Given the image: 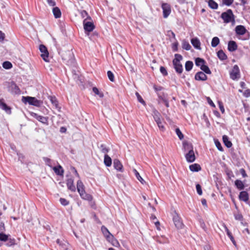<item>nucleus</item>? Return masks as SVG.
Instances as JSON below:
<instances>
[{
    "instance_id": "f257e3e1",
    "label": "nucleus",
    "mask_w": 250,
    "mask_h": 250,
    "mask_svg": "<svg viewBox=\"0 0 250 250\" xmlns=\"http://www.w3.org/2000/svg\"><path fill=\"white\" fill-rule=\"evenodd\" d=\"M225 23L231 22L232 24L235 23V16L231 9H228L226 12H223L220 16Z\"/></svg>"
},
{
    "instance_id": "f03ea898",
    "label": "nucleus",
    "mask_w": 250,
    "mask_h": 250,
    "mask_svg": "<svg viewBox=\"0 0 250 250\" xmlns=\"http://www.w3.org/2000/svg\"><path fill=\"white\" fill-rule=\"evenodd\" d=\"M174 57L175 58L172 61L174 68L178 74H181L183 71V68L180 61L183 59V57L179 54H175Z\"/></svg>"
},
{
    "instance_id": "7ed1b4c3",
    "label": "nucleus",
    "mask_w": 250,
    "mask_h": 250,
    "mask_svg": "<svg viewBox=\"0 0 250 250\" xmlns=\"http://www.w3.org/2000/svg\"><path fill=\"white\" fill-rule=\"evenodd\" d=\"M22 102L24 104L28 103L30 105H34L37 107H40L42 104V101L38 100L35 97L30 96H22Z\"/></svg>"
},
{
    "instance_id": "20e7f679",
    "label": "nucleus",
    "mask_w": 250,
    "mask_h": 250,
    "mask_svg": "<svg viewBox=\"0 0 250 250\" xmlns=\"http://www.w3.org/2000/svg\"><path fill=\"white\" fill-rule=\"evenodd\" d=\"M83 25L85 33L92 32L95 28L94 23L92 21H86V19H84Z\"/></svg>"
},
{
    "instance_id": "39448f33",
    "label": "nucleus",
    "mask_w": 250,
    "mask_h": 250,
    "mask_svg": "<svg viewBox=\"0 0 250 250\" xmlns=\"http://www.w3.org/2000/svg\"><path fill=\"white\" fill-rule=\"evenodd\" d=\"M173 221L175 226L177 229H181L183 228L184 226V224L183 223L181 218L175 211H174L173 215Z\"/></svg>"
},
{
    "instance_id": "423d86ee",
    "label": "nucleus",
    "mask_w": 250,
    "mask_h": 250,
    "mask_svg": "<svg viewBox=\"0 0 250 250\" xmlns=\"http://www.w3.org/2000/svg\"><path fill=\"white\" fill-rule=\"evenodd\" d=\"M39 50L42 53L41 56L42 59L45 62H49V53L46 47L43 44H41L39 46Z\"/></svg>"
},
{
    "instance_id": "0eeeda50",
    "label": "nucleus",
    "mask_w": 250,
    "mask_h": 250,
    "mask_svg": "<svg viewBox=\"0 0 250 250\" xmlns=\"http://www.w3.org/2000/svg\"><path fill=\"white\" fill-rule=\"evenodd\" d=\"M229 75L230 78L234 81L237 80L240 78V70L237 65H234Z\"/></svg>"
},
{
    "instance_id": "6e6552de",
    "label": "nucleus",
    "mask_w": 250,
    "mask_h": 250,
    "mask_svg": "<svg viewBox=\"0 0 250 250\" xmlns=\"http://www.w3.org/2000/svg\"><path fill=\"white\" fill-rule=\"evenodd\" d=\"M162 8L163 9V17L164 18H167L171 13V7L170 5L167 3H163L162 5Z\"/></svg>"
},
{
    "instance_id": "1a4fd4ad",
    "label": "nucleus",
    "mask_w": 250,
    "mask_h": 250,
    "mask_svg": "<svg viewBox=\"0 0 250 250\" xmlns=\"http://www.w3.org/2000/svg\"><path fill=\"white\" fill-rule=\"evenodd\" d=\"M185 157L188 163H192L195 160V156L192 148L185 155Z\"/></svg>"
},
{
    "instance_id": "9d476101",
    "label": "nucleus",
    "mask_w": 250,
    "mask_h": 250,
    "mask_svg": "<svg viewBox=\"0 0 250 250\" xmlns=\"http://www.w3.org/2000/svg\"><path fill=\"white\" fill-rule=\"evenodd\" d=\"M235 31L238 35H244L247 32V30L244 26L239 25L235 27Z\"/></svg>"
},
{
    "instance_id": "9b49d317",
    "label": "nucleus",
    "mask_w": 250,
    "mask_h": 250,
    "mask_svg": "<svg viewBox=\"0 0 250 250\" xmlns=\"http://www.w3.org/2000/svg\"><path fill=\"white\" fill-rule=\"evenodd\" d=\"M66 186L68 189L72 192L76 191V187L74 185V179L72 177L68 178L66 180Z\"/></svg>"
},
{
    "instance_id": "f8f14e48",
    "label": "nucleus",
    "mask_w": 250,
    "mask_h": 250,
    "mask_svg": "<svg viewBox=\"0 0 250 250\" xmlns=\"http://www.w3.org/2000/svg\"><path fill=\"white\" fill-rule=\"evenodd\" d=\"M194 78L196 81H204L207 80L208 77L205 73L199 71L195 74Z\"/></svg>"
},
{
    "instance_id": "ddd939ff",
    "label": "nucleus",
    "mask_w": 250,
    "mask_h": 250,
    "mask_svg": "<svg viewBox=\"0 0 250 250\" xmlns=\"http://www.w3.org/2000/svg\"><path fill=\"white\" fill-rule=\"evenodd\" d=\"M101 231L107 240H109L110 238H113V235L104 226H102Z\"/></svg>"
},
{
    "instance_id": "4468645a",
    "label": "nucleus",
    "mask_w": 250,
    "mask_h": 250,
    "mask_svg": "<svg viewBox=\"0 0 250 250\" xmlns=\"http://www.w3.org/2000/svg\"><path fill=\"white\" fill-rule=\"evenodd\" d=\"M0 108L4 110L7 114H11V108L8 106L4 102L3 99H0Z\"/></svg>"
},
{
    "instance_id": "2eb2a0df",
    "label": "nucleus",
    "mask_w": 250,
    "mask_h": 250,
    "mask_svg": "<svg viewBox=\"0 0 250 250\" xmlns=\"http://www.w3.org/2000/svg\"><path fill=\"white\" fill-rule=\"evenodd\" d=\"M239 199L240 201L247 202L249 200V195L247 191H242L239 195Z\"/></svg>"
},
{
    "instance_id": "dca6fc26",
    "label": "nucleus",
    "mask_w": 250,
    "mask_h": 250,
    "mask_svg": "<svg viewBox=\"0 0 250 250\" xmlns=\"http://www.w3.org/2000/svg\"><path fill=\"white\" fill-rule=\"evenodd\" d=\"M113 167L117 170L123 172V166L121 162L117 159L113 160Z\"/></svg>"
},
{
    "instance_id": "f3484780",
    "label": "nucleus",
    "mask_w": 250,
    "mask_h": 250,
    "mask_svg": "<svg viewBox=\"0 0 250 250\" xmlns=\"http://www.w3.org/2000/svg\"><path fill=\"white\" fill-rule=\"evenodd\" d=\"M237 44L234 41H230L228 42V49L229 52H233L237 49Z\"/></svg>"
},
{
    "instance_id": "a211bd4d",
    "label": "nucleus",
    "mask_w": 250,
    "mask_h": 250,
    "mask_svg": "<svg viewBox=\"0 0 250 250\" xmlns=\"http://www.w3.org/2000/svg\"><path fill=\"white\" fill-rule=\"evenodd\" d=\"M191 43L195 48L198 50H201V42L198 38H197V37H195L191 39Z\"/></svg>"
},
{
    "instance_id": "6ab92c4d",
    "label": "nucleus",
    "mask_w": 250,
    "mask_h": 250,
    "mask_svg": "<svg viewBox=\"0 0 250 250\" xmlns=\"http://www.w3.org/2000/svg\"><path fill=\"white\" fill-rule=\"evenodd\" d=\"M10 87L11 93L15 94H19L21 93L20 89L15 83H12Z\"/></svg>"
},
{
    "instance_id": "aec40b11",
    "label": "nucleus",
    "mask_w": 250,
    "mask_h": 250,
    "mask_svg": "<svg viewBox=\"0 0 250 250\" xmlns=\"http://www.w3.org/2000/svg\"><path fill=\"white\" fill-rule=\"evenodd\" d=\"M53 169L57 175L62 176L63 175L64 170L61 165L53 167Z\"/></svg>"
},
{
    "instance_id": "412c9836",
    "label": "nucleus",
    "mask_w": 250,
    "mask_h": 250,
    "mask_svg": "<svg viewBox=\"0 0 250 250\" xmlns=\"http://www.w3.org/2000/svg\"><path fill=\"white\" fill-rule=\"evenodd\" d=\"M80 194V195L81 197L85 200H87L88 201H91L93 199V197L92 195H91L89 194L86 193L84 191L81 192Z\"/></svg>"
},
{
    "instance_id": "4be33fe9",
    "label": "nucleus",
    "mask_w": 250,
    "mask_h": 250,
    "mask_svg": "<svg viewBox=\"0 0 250 250\" xmlns=\"http://www.w3.org/2000/svg\"><path fill=\"white\" fill-rule=\"evenodd\" d=\"M224 227L225 231L227 233V235L230 238V239L231 241L232 242V243H233V244L234 246H236V242L234 240V238L232 233H231V232L229 230V229H228V228L225 225H224Z\"/></svg>"
},
{
    "instance_id": "5701e85b",
    "label": "nucleus",
    "mask_w": 250,
    "mask_h": 250,
    "mask_svg": "<svg viewBox=\"0 0 250 250\" xmlns=\"http://www.w3.org/2000/svg\"><path fill=\"white\" fill-rule=\"evenodd\" d=\"M234 185L240 190H243L245 188L244 183L240 180H236L234 182Z\"/></svg>"
},
{
    "instance_id": "b1692460",
    "label": "nucleus",
    "mask_w": 250,
    "mask_h": 250,
    "mask_svg": "<svg viewBox=\"0 0 250 250\" xmlns=\"http://www.w3.org/2000/svg\"><path fill=\"white\" fill-rule=\"evenodd\" d=\"M77 189L78 192L80 193L81 192L84 191V186L81 180H79L77 183Z\"/></svg>"
},
{
    "instance_id": "393cba45",
    "label": "nucleus",
    "mask_w": 250,
    "mask_h": 250,
    "mask_svg": "<svg viewBox=\"0 0 250 250\" xmlns=\"http://www.w3.org/2000/svg\"><path fill=\"white\" fill-rule=\"evenodd\" d=\"M189 169L193 172H198L201 169V167L198 164H194L189 166Z\"/></svg>"
},
{
    "instance_id": "a878e982",
    "label": "nucleus",
    "mask_w": 250,
    "mask_h": 250,
    "mask_svg": "<svg viewBox=\"0 0 250 250\" xmlns=\"http://www.w3.org/2000/svg\"><path fill=\"white\" fill-rule=\"evenodd\" d=\"M224 145L228 148H230L232 146L231 142L229 140V137L227 135H223L222 137Z\"/></svg>"
},
{
    "instance_id": "bb28decb",
    "label": "nucleus",
    "mask_w": 250,
    "mask_h": 250,
    "mask_svg": "<svg viewBox=\"0 0 250 250\" xmlns=\"http://www.w3.org/2000/svg\"><path fill=\"white\" fill-rule=\"evenodd\" d=\"M104 165L107 167H110L112 164V160L111 158L107 155L105 154L104 156Z\"/></svg>"
},
{
    "instance_id": "cd10ccee",
    "label": "nucleus",
    "mask_w": 250,
    "mask_h": 250,
    "mask_svg": "<svg viewBox=\"0 0 250 250\" xmlns=\"http://www.w3.org/2000/svg\"><path fill=\"white\" fill-rule=\"evenodd\" d=\"M152 115L153 116L155 121L161 119V114L155 108H153L152 109Z\"/></svg>"
},
{
    "instance_id": "c85d7f7f",
    "label": "nucleus",
    "mask_w": 250,
    "mask_h": 250,
    "mask_svg": "<svg viewBox=\"0 0 250 250\" xmlns=\"http://www.w3.org/2000/svg\"><path fill=\"white\" fill-rule=\"evenodd\" d=\"M217 57L221 61H224L227 59V56L222 50H219L217 53Z\"/></svg>"
},
{
    "instance_id": "c756f323",
    "label": "nucleus",
    "mask_w": 250,
    "mask_h": 250,
    "mask_svg": "<svg viewBox=\"0 0 250 250\" xmlns=\"http://www.w3.org/2000/svg\"><path fill=\"white\" fill-rule=\"evenodd\" d=\"M208 6L212 9H217L218 7V4L214 0H208Z\"/></svg>"
},
{
    "instance_id": "7c9ffc66",
    "label": "nucleus",
    "mask_w": 250,
    "mask_h": 250,
    "mask_svg": "<svg viewBox=\"0 0 250 250\" xmlns=\"http://www.w3.org/2000/svg\"><path fill=\"white\" fill-rule=\"evenodd\" d=\"M53 13L55 18L56 19L60 18L62 14L60 9L58 7H55L53 8Z\"/></svg>"
},
{
    "instance_id": "2f4dec72",
    "label": "nucleus",
    "mask_w": 250,
    "mask_h": 250,
    "mask_svg": "<svg viewBox=\"0 0 250 250\" xmlns=\"http://www.w3.org/2000/svg\"><path fill=\"white\" fill-rule=\"evenodd\" d=\"M195 63L196 66H203L204 64H206V61L202 58H197L195 60Z\"/></svg>"
},
{
    "instance_id": "473e14b6",
    "label": "nucleus",
    "mask_w": 250,
    "mask_h": 250,
    "mask_svg": "<svg viewBox=\"0 0 250 250\" xmlns=\"http://www.w3.org/2000/svg\"><path fill=\"white\" fill-rule=\"evenodd\" d=\"M50 101L56 108H60L59 106L58 101L55 96H50Z\"/></svg>"
},
{
    "instance_id": "72a5a7b5",
    "label": "nucleus",
    "mask_w": 250,
    "mask_h": 250,
    "mask_svg": "<svg viewBox=\"0 0 250 250\" xmlns=\"http://www.w3.org/2000/svg\"><path fill=\"white\" fill-rule=\"evenodd\" d=\"M193 66V63L192 61H187L185 63V69L186 71H190Z\"/></svg>"
},
{
    "instance_id": "f704fd0d",
    "label": "nucleus",
    "mask_w": 250,
    "mask_h": 250,
    "mask_svg": "<svg viewBox=\"0 0 250 250\" xmlns=\"http://www.w3.org/2000/svg\"><path fill=\"white\" fill-rule=\"evenodd\" d=\"M157 96L159 100L163 102L165 100L167 99V94L164 92L157 93Z\"/></svg>"
},
{
    "instance_id": "c9c22d12",
    "label": "nucleus",
    "mask_w": 250,
    "mask_h": 250,
    "mask_svg": "<svg viewBox=\"0 0 250 250\" xmlns=\"http://www.w3.org/2000/svg\"><path fill=\"white\" fill-rule=\"evenodd\" d=\"M220 43V40L217 37H214L212 38L211 44L213 47H216Z\"/></svg>"
},
{
    "instance_id": "e433bc0d",
    "label": "nucleus",
    "mask_w": 250,
    "mask_h": 250,
    "mask_svg": "<svg viewBox=\"0 0 250 250\" xmlns=\"http://www.w3.org/2000/svg\"><path fill=\"white\" fill-rule=\"evenodd\" d=\"M182 48L186 50H189L191 46L188 41L183 40L182 42Z\"/></svg>"
},
{
    "instance_id": "4c0bfd02",
    "label": "nucleus",
    "mask_w": 250,
    "mask_h": 250,
    "mask_svg": "<svg viewBox=\"0 0 250 250\" xmlns=\"http://www.w3.org/2000/svg\"><path fill=\"white\" fill-rule=\"evenodd\" d=\"M200 69L202 70V72L207 74H210L211 73V72L208 66L205 64H204L203 66H201Z\"/></svg>"
},
{
    "instance_id": "58836bf2",
    "label": "nucleus",
    "mask_w": 250,
    "mask_h": 250,
    "mask_svg": "<svg viewBox=\"0 0 250 250\" xmlns=\"http://www.w3.org/2000/svg\"><path fill=\"white\" fill-rule=\"evenodd\" d=\"M99 147L101 152L105 154H107L106 153H107L110 150L109 148L107 147L104 144H101Z\"/></svg>"
},
{
    "instance_id": "ea45409f",
    "label": "nucleus",
    "mask_w": 250,
    "mask_h": 250,
    "mask_svg": "<svg viewBox=\"0 0 250 250\" xmlns=\"http://www.w3.org/2000/svg\"><path fill=\"white\" fill-rule=\"evenodd\" d=\"M108 242H110L112 245L116 247H118L120 246V244L119 242L114 238L113 236V238H110L107 240Z\"/></svg>"
},
{
    "instance_id": "a19ab883",
    "label": "nucleus",
    "mask_w": 250,
    "mask_h": 250,
    "mask_svg": "<svg viewBox=\"0 0 250 250\" xmlns=\"http://www.w3.org/2000/svg\"><path fill=\"white\" fill-rule=\"evenodd\" d=\"M183 147L185 150H189L190 149H193L192 146L191 144L189 143L188 142H184L183 143Z\"/></svg>"
},
{
    "instance_id": "79ce46f5",
    "label": "nucleus",
    "mask_w": 250,
    "mask_h": 250,
    "mask_svg": "<svg viewBox=\"0 0 250 250\" xmlns=\"http://www.w3.org/2000/svg\"><path fill=\"white\" fill-rule=\"evenodd\" d=\"M2 66L6 69H9L12 67V64L8 61H5L2 63Z\"/></svg>"
},
{
    "instance_id": "37998d69",
    "label": "nucleus",
    "mask_w": 250,
    "mask_h": 250,
    "mask_svg": "<svg viewBox=\"0 0 250 250\" xmlns=\"http://www.w3.org/2000/svg\"><path fill=\"white\" fill-rule=\"evenodd\" d=\"M92 91L96 95H98L100 98H103L104 97L103 93L100 92L96 87H93Z\"/></svg>"
},
{
    "instance_id": "c03bdc74",
    "label": "nucleus",
    "mask_w": 250,
    "mask_h": 250,
    "mask_svg": "<svg viewBox=\"0 0 250 250\" xmlns=\"http://www.w3.org/2000/svg\"><path fill=\"white\" fill-rule=\"evenodd\" d=\"M38 120L44 124H48V117L40 115V116L38 118Z\"/></svg>"
},
{
    "instance_id": "a18cd8bd",
    "label": "nucleus",
    "mask_w": 250,
    "mask_h": 250,
    "mask_svg": "<svg viewBox=\"0 0 250 250\" xmlns=\"http://www.w3.org/2000/svg\"><path fill=\"white\" fill-rule=\"evenodd\" d=\"M134 173L137 179L142 184H144L145 183V180L141 177L140 175L139 172L136 170L134 169Z\"/></svg>"
},
{
    "instance_id": "49530a36",
    "label": "nucleus",
    "mask_w": 250,
    "mask_h": 250,
    "mask_svg": "<svg viewBox=\"0 0 250 250\" xmlns=\"http://www.w3.org/2000/svg\"><path fill=\"white\" fill-rule=\"evenodd\" d=\"M214 143L216 147L219 151H223L224 150L221 144L217 139L214 140Z\"/></svg>"
},
{
    "instance_id": "de8ad7c7",
    "label": "nucleus",
    "mask_w": 250,
    "mask_h": 250,
    "mask_svg": "<svg viewBox=\"0 0 250 250\" xmlns=\"http://www.w3.org/2000/svg\"><path fill=\"white\" fill-rule=\"evenodd\" d=\"M175 132L177 136H178L180 140H182L184 138V135L181 131L180 129L179 128H177L175 129Z\"/></svg>"
},
{
    "instance_id": "09e8293b",
    "label": "nucleus",
    "mask_w": 250,
    "mask_h": 250,
    "mask_svg": "<svg viewBox=\"0 0 250 250\" xmlns=\"http://www.w3.org/2000/svg\"><path fill=\"white\" fill-rule=\"evenodd\" d=\"M107 76L109 79V80L113 82L115 80L114 79V75L113 73L111 71H108L107 72Z\"/></svg>"
},
{
    "instance_id": "8fccbe9b",
    "label": "nucleus",
    "mask_w": 250,
    "mask_h": 250,
    "mask_svg": "<svg viewBox=\"0 0 250 250\" xmlns=\"http://www.w3.org/2000/svg\"><path fill=\"white\" fill-rule=\"evenodd\" d=\"M153 88L155 91L157 93H160V91L164 89V88L163 86L157 85H154Z\"/></svg>"
},
{
    "instance_id": "3c124183",
    "label": "nucleus",
    "mask_w": 250,
    "mask_h": 250,
    "mask_svg": "<svg viewBox=\"0 0 250 250\" xmlns=\"http://www.w3.org/2000/svg\"><path fill=\"white\" fill-rule=\"evenodd\" d=\"M8 235L3 233H0V240L1 241H6L8 240Z\"/></svg>"
},
{
    "instance_id": "603ef678",
    "label": "nucleus",
    "mask_w": 250,
    "mask_h": 250,
    "mask_svg": "<svg viewBox=\"0 0 250 250\" xmlns=\"http://www.w3.org/2000/svg\"><path fill=\"white\" fill-rule=\"evenodd\" d=\"M136 95L137 96V99H138V101L140 103L142 104L143 105H146V102L143 100V99L142 98L141 96L138 92L136 93Z\"/></svg>"
},
{
    "instance_id": "864d4df0",
    "label": "nucleus",
    "mask_w": 250,
    "mask_h": 250,
    "mask_svg": "<svg viewBox=\"0 0 250 250\" xmlns=\"http://www.w3.org/2000/svg\"><path fill=\"white\" fill-rule=\"evenodd\" d=\"M234 216L235 219L237 220L242 221L243 220V217L241 213H234Z\"/></svg>"
},
{
    "instance_id": "5fc2aeb1",
    "label": "nucleus",
    "mask_w": 250,
    "mask_h": 250,
    "mask_svg": "<svg viewBox=\"0 0 250 250\" xmlns=\"http://www.w3.org/2000/svg\"><path fill=\"white\" fill-rule=\"evenodd\" d=\"M196 189L197 193L199 195H202L203 192H202V187L200 184H197L196 185Z\"/></svg>"
},
{
    "instance_id": "6e6d98bb",
    "label": "nucleus",
    "mask_w": 250,
    "mask_h": 250,
    "mask_svg": "<svg viewBox=\"0 0 250 250\" xmlns=\"http://www.w3.org/2000/svg\"><path fill=\"white\" fill-rule=\"evenodd\" d=\"M7 241L8 242L6 243V246H7L8 247L13 246V245H15V240L14 239H11V238L8 239V240Z\"/></svg>"
},
{
    "instance_id": "4d7b16f0",
    "label": "nucleus",
    "mask_w": 250,
    "mask_h": 250,
    "mask_svg": "<svg viewBox=\"0 0 250 250\" xmlns=\"http://www.w3.org/2000/svg\"><path fill=\"white\" fill-rule=\"evenodd\" d=\"M61 204L64 206H66L69 204V202L64 198H61L60 199Z\"/></svg>"
},
{
    "instance_id": "13d9d810",
    "label": "nucleus",
    "mask_w": 250,
    "mask_h": 250,
    "mask_svg": "<svg viewBox=\"0 0 250 250\" xmlns=\"http://www.w3.org/2000/svg\"><path fill=\"white\" fill-rule=\"evenodd\" d=\"M160 71L161 73L163 74V75L164 76H166L168 74L167 70H166V68L164 66L160 67Z\"/></svg>"
},
{
    "instance_id": "bf43d9fd",
    "label": "nucleus",
    "mask_w": 250,
    "mask_h": 250,
    "mask_svg": "<svg viewBox=\"0 0 250 250\" xmlns=\"http://www.w3.org/2000/svg\"><path fill=\"white\" fill-rule=\"evenodd\" d=\"M43 160L45 164L49 167H51V160L47 157H43Z\"/></svg>"
},
{
    "instance_id": "052dcab7",
    "label": "nucleus",
    "mask_w": 250,
    "mask_h": 250,
    "mask_svg": "<svg viewBox=\"0 0 250 250\" xmlns=\"http://www.w3.org/2000/svg\"><path fill=\"white\" fill-rule=\"evenodd\" d=\"M82 18H84L87 16L88 13L84 10L78 11Z\"/></svg>"
},
{
    "instance_id": "680f3d73",
    "label": "nucleus",
    "mask_w": 250,
    "mask_h": 250,
    "mask_svg": "<svg viewBox=\"0 0 250 250\" xmlns=\"http://www.w3.org/2000/svg\"><path fill=\"white\" fill-rule=\"evenodd\" d=\"M223 4L227 6H230L233 2V0H222Z\"/></svg>"
},
{
    "instance_id": "e2e57ef3",
    "label": "nucleus",
    "mask_w": 250,
    "mask_h": 250,
    "mask_svg": "<svg viewBox=\"0 0 250 250\" xmlns=\"http://www.w3.org/2000/svg\"><path fill=\"white\" fill-rule=\"evenodd\" d=\"M239 171L243 178L248 177V175L247 174L245 170L243 168H241Z\"/></svg>"
},
{
    "instance_id": "0e129e2a",
    "label": "nucleus",
    "mask_w": 250,
    "mask_h": 250,
    "mask_svg": "<svg viewBox=\"0 0 250 250\" xmlns=\"http://www.w3.org/2000/svg\"><path fill=\"white\" fill-rule=\"evenodd\" d=\"M178 42H175L172 44V50L173 51H178Z\"/></svg>"
},
{
    "instance_id": "69168bd1",
    "label": "nucleus",
    "mask_w": 250,
    "mask_h": 250,
    "mask_svg": "<svg viewBox=\"0 0 250 250\" xmlns=\"http://www.w3.org/2000/svg\"><path fill=\"white\" fill-rule=\"evenodd\" d=\"M243 95L245 97H247V98H248V97H250V89H246L244 91V92L243 93Z\"/></svg>"
},
{
    "instance_id": "338daca9",
    "label": "nucleus",
    "mask_w": 250,
    "mask_h": 250,
    "mask_svg": "<svg viewBox=\"0 0 250 250\" xmlns=\"http://www.w3.org/2000/svg\"><path fill=\"white\" fill-rule=\"evenodd\" d=\"M17 155L18 156L19 160H20L22 163L24 159V156L19 152H17Z\"/></svg>"
},
{
    "instance_id": "774afa93",
    "label": "nucleus",
    "mask_w": 250,
    "mask_h": 250,
    "mask_svg": "<svg viewBox=\"0 0 250 250\" xmlns=\"http://www.w3.org/2000/svg\"><path fill=\"white\" fill-rule=\"evenodd\" d=\"M48 4L51 6H54L56 5L55 0H47Z\"/></svg>"
}]
</instances>
